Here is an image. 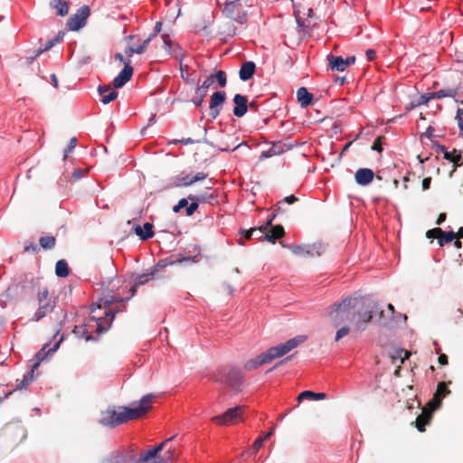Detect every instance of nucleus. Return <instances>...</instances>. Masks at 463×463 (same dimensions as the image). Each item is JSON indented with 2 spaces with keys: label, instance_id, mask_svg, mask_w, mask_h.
Listing matches in <instances>:
<instances>
[{
  "label": "nucleus",
  "instance_id": "nucleus-1",
  "mask_svg": "<svg viewBox=\"0 0 463 463\" xmlns=\"http://www.w3.org/2000/svg\"><path fill=\"white\" fill-rule=\"evenodd\" d=\"M153 398V395H145L137 403L134 402L131 407H119L118 411L108 410L102 413L99 423L106 427L115 428L128 420L139 419L149 411V404Z\"/></svg>",
  "mask_w": 463,
  "mask_h": 463
},
{
  "label": "nucleus",
  "instance_id": "nucleus-2",
  "mask_svg": "<svg viewBox=\"0 0 463 463\" xmlns=\"http://www.w3.org/2000/svg\"><path fill=\"white\" fill-rule=\"evenodd\" d=\"M305 337L298 335L297 337L291 338L285 343L279 344L276 346H272L269 348L266 352L257 355L255 358L248 360L243 367L247 371H254L258 369L260 366L269 364L274 359L279 358L292 349L296 348L299 344L304 342Z\"/></svg>",
  "mask_w": 463,
  "mask_h": 463
},
{
  "label": "nucleus",
  "instance_id": "nucleus-3",
  "mask_svg": "<svg viewBox=\"0 0 463 463\" xmlns=\"http://www.w3.org/2000/svg\"><path fill=\"white\" fill-rule=\"evenodd\" d=\"M128 300L129 298L117 296L102 298L91 305L90 317L101 324H105L109 317H111L113 321L116 313L126 310V303Z\"/></svg>",
  "mask_w": 463,
  "mask_h": 463
},
{
  "label": "nucleus",
  "instance_id": "nucleus-4",
  "mask_svg": "<svg viewBox=\"0 0 463 463\" xmlns=\"http://www.w3.org/2000/svg\"><path fill=\"white\" fill-rule=\"evenodd\" d=\"M361 299L358 298H346L339 303L328 307L326 314L330 317L333 326L337 327L346 321L355 319V309Z\"/></svg>",
  "mask_w": 463,
  "mask_h": 463
},
{
  "label": "nucleus",
  "instance_id": "nucleus-5",
  "mask_svg": "<svg viewBox=\"0 0 463 463\" xmlns=\"http://www.w3.org/2000/svg\"><path fill=\"white\" fill-rule=\"evenodd\" d=\"M170 439H165L159 445L153 447L146 451L140 454V457L137 460H133V457L125 451H116L110 455V457L107 459L106 463H146L152 458H159L157 455L158 452L165 448Z\"/></svg>",
  "mask_w": 463,
  "mask_h": 463
},
{
  "label": "nucleus",
  "instance_id": "nucleus-6",
  "mask_svg": "<svg viewBox=\"0 0 463 463\" xmlns=\"http://www.w3.org/2000/svg\"><path fill=\"white\" fill-rule=\"evenodd\" d=\"M112 324V318H107L105 324H101L90 317H89L82 326H76L74 333L80 337H84L86 341H96L99 336L107 332Z\"/></svg>",
  "mask_w": 463,
  "mask_h": 463
},
{
  "label": "nucleus",
  "instance_id": "nucleus-7",
  "mask_svg": "<svg viewBox=\"0 0 463 463\" xmlns=\"http://www.w3.org/2000/svg\"><path fill=\"white\" fill-rule=\"evenodd\" d=\"M37 299L39 307L33 314L32 321L38 322L51 313L56 306L54 298H49V291L46 288L39 291Z\"/></svg>",
  "mask_w": 463,
  "mask_h": 463
},
{
  "label": "nucleus",
  "instance_id": "nucleus-8",
  "mask_svg": "<svg viewBox=\"0 0 463 463\" xmlns=\"http://www.w3.org/2000/svg\"><path fill=\"white\" fill-rule=\"evenodd\" d=\"M62 341H63V335H61V338L52 347H50L48 349V351H45L46 348L49 346V344H46L37 353V354L35 355L37 362L33 365V368L24 375L22 382L17 384L18 388H20V389L24 388L33 382L34 369L39 365L40 362L43 361L46 355L56 352Z\"/></svg>",
  "mask_w": 463,
  "mask_h": 463
},
{
  "label": "nucleus",
  "instance_id": "nucleus-9",
  "mask_svg": "<svg viewBox=\"0 0 463 463\" xmlns=\"http://www.w3.org/2000/svg\"><path fill=\"white\" fill-rule=\"evenodd\" d=\"M243 375L240 369L231 368L227 372L222 371L214 376V381L225 383L234 390H239L242 383Z\"/></svg>",
  "mask_w": 463,
  "mask_h": 463
},
{
  "label": "nucleus",
  "instance_id": "nucleus-10",
  "mask_svg": "<svg viewBox=\"0 0 463 463\" xmlns=\"http://www.w3.org/2000/svg\"><path fill=\"white\" fill-rule=\"evenodd\" d=\"M222 14L225 17L239 24H244L247 21V12L243 10L240 0L226 2L222 9Z\"/></svg>",
  "mask_w": 463,
  "mask_h": 463
},
{
  "label": "nucleus",
  "instance_id": "nucleus-11",
  "mask_svg": "<svg viewBox=\"0 0 463 463\" xmlns=\"http://www.w3.org/2000/svg\"><path fill=\"white\" fill-rule=\"evenodd\" d=\"M208 176L207 174L203 172H198L194 175H192L185 171H182L177 175L171 178V184L168 185L169 187H183V186H190L196 182H200L204 180Z\"/></svg>",
  "mask_w": 463,
  "mask_h": 463
},
{
  "label": "nucleus",
  "instance_id": "nucleus-12",
  "mask_svg": "<svg viewBox=\"0 0 463 463\" xmlns=\"http://www.w3.org/2000/svg\"><path fill=\"white\" fill-rule=\"evenodd\" d=\"M90 14V8L89 5H82L76 14L71 15L67 21V27L71 31H78L82 28Z\"/></svg>",
  "mask_w": 463,
  "mask_h": 463
},
{
  "label": "nucleus",
  "instance_id": "nucleus-13",
  "mask_svg": "<svg viewBox=\"0 0 463 463\" xmlns=\"http://www.w3.org/2000/svg\"><path fill=\"white\" fill-rule=\"evenodd\" d=\"M281 245L285 248L289 249L295 255L301 257L307 256H320L323 251V247L321 244L316 245H285L283 242H280Z\"/></svg>",
  "mask_w": 463,
  "mask_h": 463
},
{
  "label": "nucleus",
  "instance_id": "nucleus-14",
  "mask_svg": "<svg viewBox=\"0 0 463 463\" xmlns=\"http://www.w3.org/2000/svg\"><path fill=\"white\" fill-rule=\"evenodd\" d=\"M24 291V287L20 284H12L0 297V305L2 307H6L8 302L16 301L22 298Z\"/></svg>",
  "mask_w": 463,
  "mask_h": 463
},
{
  "label": "nucleus",
  "instance_id": "nucleus-15",
  "mask_svg": "<svg viewBox=\"0 0 463 463\" xmlns=\"http://www.w3.org/2000/svg\"><path fill=\"white\" fill-rule=\"evenodd\" d=\"M174 438L168 439L169 443L158 452L159 458H152L153 463H172L177 458L176 449L172 445Z\"/></svg>",
  "mask_w": 463,
  "mask_h": 463
},
{
  "label": "nucleus",
  "instance_id": "nucleus-16",
  "mask_svg": "<svg viewBox=\"0 0 463 463\" xmlns=\"http://www.w3.org/2000/svg\"><path fill=\"white\" fill-rule=\"evenodd\" d=\"M295 146L293 143H286L284 141H277L272 144V146L265 151L261 152L260 158H269L274 156L281 155Z\"/></svg>",
  "mask_w": 463,
  "mask_h": 463
},
{
  "label": "nucleus",
  "instance_id": "nucleus-17",
  "mask_svg": "<svg viewBox=\"0 0 463 463\" xmlns=\"http://www.w3.org/2000/svg\"><path fill=\"white\" fill-rule=\"evenodd\" d=\"M242 411L243 407L236 406L229 409L222 415L213 417L212 420L218 424H231L240 418Z\"/></svg>",
  "mask_w": 463,
  "mask_h": 463
},
{
  "label": "nucleus",
  "instance_id": "nucleus-18",
  "mask_svg": "<svg viewBox=\"0 0 463 463\" xmlns=\"http://www.w3.org/2000/svg\"><path fill=\"white\" fill-rule=\"evenodd\" d=\"M225 99V91H216L212 95L210 101V115L213 119H215L220 115Z\"/></svg>",
  "mask_w": 463,
  "mask_h": 463
},
{
  "label": "nucleus",
  "instance_id": "nucleus-19",
  "mask_svg": "<svg viewBox=\"0 0 463 463\" xmlns=\"http://www.w3.org/2000/svg\"><path fill=\"white\" fill-rule=\"evenodd\" d=\"M132 75L133 67L130 65V61L128 60V62H125V66L118 75L113 80L114 88H122L131 79Z\"/></svg>",
  "mask_w": 463,
  "mask_h": 463
},
{
  "label": "nucleus",
  "instance_id": "nucleus-20",
  "mask_svg": "<svg viewBox=\"0 0 463 463\" xmlns=\"http://www.w3.org/2000/svg\"><path fill=\"white\" fill-rule=\"evenodd\" d=\"M233 114L237 118L243 117L248 110V98L241 94H235L233 97Z\"/></svg>",
  "mask_w": 463,
  "mask_h": 463
},
{
  "label": "nucleus",
  "instance_id": "nucleus-21",
  "mask_svg": "<svg viewBox=\"0 0 463 463\" xmlns=\"http://www.w3.org/2000/svg\"><path fill=\"white\" fill-rule=\"evenodd\" d=\"M373 317V310L355 311V319L353 320L358 330H364Z\"/></svg>",
  "mask_w": 463,
  "mask_h": 463
},
{
  "label": "nucleus",
  "instance_id": "nucleus-22",
  "mask_svg": "<svg viewBox=\"0 0 463 463\" xmlns=\"http://www.w3.org/2000/svg\"><path fill=\"white\" fill-rule=\"evenodd\" d=\"M374 173L369 168H360L356 171L355 182L360 185H367L373 180Z\"/></svg>",
  "mask_w": 463,
  "mask_h": 463
},
{
  "label": "nucleus",
  "instance_id": "nucleus-23",
  "mask_svg": "<svg viewBox=\"0 0 463 463\" xmlns=\"http://www.w3.org/2000/svg\"><path fill=\"white\" fill-rule=\"evenodd\" d=\"M266 231L267 230L262 226L242 231L241 234L243 237L239 240V243L243 244V241H242L243 239H245V240L254 239V240H258V241L262 240Z\"/></svg>",
  "mask_w": 463,
  "mask_h": 463
},
{
  "label": "nucleus",
  "instance_id": "nucleus-24",
  "mask_svg": "<svg viewBox=\"0 0 463 463\" xmlns=\"http://www.w3.org/2000/svg\"><path fill=\"white\" fill-rule=\"evenodd\" d=\"M256 71V64L251 61H245L241 64L240 71H239V77L242 81H247L250 79L252 78Z\"/></svg>",
  "mask_w": 463,
  "mask_h": 463
},
{
  "label": "nucleus",
  "instance_id": "nucleus-25",
  "mask_svg": "<svg viewBox=\"0 0 463 463\" xmlns=\"http://www.w3.org/2000/svg\"><path fill=\"white\" fill-rule=\"evenodd\" d=\"M98 92L101 96V102L104 104H109L118 97V92L116 90H112L108 85H99Z\"/></svg>",
  "mask_w": 463,
  "mask_h": 463
},
{
  "label": "nucleus",
  "instance_id": "nucleus-26",
  "mask_svg": "<svg viewBox=\"0 0 463 463\" xmlns=\"http://www.w3.org/2000/svg\"><path fill=\"white\" fill-rule=\"evenodd\" d=\"M217 197H218L217 194L208 193V192L203 193L201 194L188 195V199H190V201H197L202 203H209V204H213L214 203H216Z\"/></svg>",
  "mask_w": 463,
  "mask_h": 463
},
{
  "label": "nucleus",
  "instance_id": "nucleus-27",
  "mask_svg": "<svg viewBox=\"0 0 463 463\" xmlns=\"http://www.w3.org/2000/svg\"><path fill=\"white\" fill-rule=\"evenodd\" d=\"M326 58L332 71H344L347 68L345 59L342 56H335L330 53Z\"/></svg>",
  "mask_w": 463,
  "mask_h": 463
},
{
  "label": "nucleus",
  "instance_id": "nucleus-28",
  "mask_svg": "<svg viewBox=\"0 0 463 463\" xmlns=\"http://www.w3.org/2000/svg\"><path fill=\"white\" fill-rule=\"evenodd\" d=\"M429 233H439L438 240L440 246H443L445 243L451 242L456 238V233L454 232H444L440 228L430 230Z\"/></svg>",
  "mask_w": 463,
  "mask_h": 463
},
{
  "label": "nucleus",
  "instance_id": "nucleus-29",
  "mask_svg": "<svg viewBox=\"0 0 463 463\" xmlns=\"http://www.w3.org/2000/svg\"><path fill=\"white\" fill-rule=\"evenodd\" d=\"M135 233L142 241H147L154 236L153 224L150 222H146L143 227L137 225L135 227Z\"/></svg>",
  "mask_w": 463,
  "mask_h": 463
},
{
  "label": "nucleus",
  "instance_id": "nucleus-30",
  "mask_svg": "<svg viewBox=\"0 0 463 463\" xmlns=\"http://www.w3.org/2000/svg\"><path fill=\"white\" fill-rule=\"evenodd\" d=\"M50 7L54 9L60 16H65L69 13V4L65 0H51Z\"/></svg>",
  "mask_w": 463,
  "mask_h": 463
},
{
  "label": "nucleus",
  "instance_id": "nucleus-31",
  "mask_svg": "<svg viewBox=\"0 0 463 463\" xmlns=\"http://www.w3.org/2000/svg\"><path fill=\"white\" fill-rule=\"evenodd\" d=\"M297 98L302 108H307L313 100V95L305 87L298 90Z\"/></svg>",
  "mask_w": 463,
  "mask_h": 463
},
{
  "label": "nucleus",
  "instance_id": "nucleus-32",
  "mask_svg": "<svg viewBox=\"0 0 463 463\" xmlns=\"http://www.w3.org/2000/svg\"><path fill=\"white\" fill-rule=\"evenodd\" d=\"M441 150L444 152V157L450 162H453L456 166H460L462 165V156L461 153L456 149L449 152L445 150L444 146H441Z\"/></svg>",
  "mask_w": 463,
  "mask_h": 463
},
{
  "label": "nucleus",
  "instance_id": "nucleus-33",
  "mask_svg": "<svg viewBox=\"0 0 463 463\" xmlns=\"http://www.w3.org/2000/svg\"><path fill=\"white\" fill-rule=\"evenodd\" d=\"M326 394L325 392H314L311 391H304L298 396V402H301L306 399H314V400H324L326 399Z\"/></svg>",
  "mask_w": 463,
  "mask_h": 463
},
{
  "label": "nucleus",
  "instance_id": "nucleus-34",
  "mask_svg": "<svg viewBox=\"0 0 463 463\" xmlns=\"http://www.w3.org/2000/svg\"><path fill=\"white\" fill-rule=\"evenodd\" d=\"M55 273L60 278H65L69 275V266L65 260H60L56 262Z\"/></svg>",
  "mask_w": 463,
  "mask_h": 463
},
{
  "label": "nucleus",
  "instance_id": "nucleus-35",
  "mask_svg": "<svg viewBox=\"0 0 463 463\" xmlns=\"http://www.w3.org/2000/svg\"><path fill=\"white\" fill-rule=\"evenodd\" d=\"M154 273H155V271L151 270L149 272L143 273V274H135L132 276L133 283H135L136 286H138V287L141 285H144L154 276Z\"/></svg>",
  "mask_w": 463,
  "mask_h": 463
},
{
  "label": "nucleus",
  "instance_id": "nucleus-36",
  "mask_svg": "<svg viewBox=\"0 0 463 463\" xmlns=\"http://www.w3.org/2000/svg\"><path fill=\"white\" fill-rule=\"evenodd\" d=\"M298 199L294 195L291 194L289 196L285 197L284 199L278 202V203L274 207V211L277 213H284L286 210L283 208L285 203L292 204L296 203Z\"/></svg>",
  "mask_w": 463,
  "mask_h": 463
},
{
  "label": "nucleus",
  "instance_id": "nucleus-37",
  "mask_svg": "<svg viewBox=\"0 0 463 463\" xmlns=\"http://www.w3.org/2000/svg\"><path fill=\"white\" fill-rule=\"evenodd\" d=\"M62 39V35L58 34L52 38L51 40L47 41L46 43L43 46H41L39 50L36 52V56H39L43 52L52 49L57 43H59Z\"/></svg>",
  "mask_w": 463,
  "mask_h": 463
},
{
  "label": "nucleus",
  "instance_id": "nucleus-38",
  "mask_svg": "<svg viewBox=\"0 0 463 463\" xmlns=\"http://www.w3.org/2000/svg\"><path fill=\"white\" fill-rule=\"evenodd\" d=\"M278 234L275 235V234H272L270 232H268V230L265 232L264 233V236H263V241H269V242H271V243H275L276 241L281 237L284 236V228L283 227H279L278 229Z\"/></svg>",
  "mask_w": 463,
  "mask_h": 463
},
{
  "label": "nucleus",
  "instance_id": "nucleus-39",
  "mask_svg": "<svg viewBox=\"0 0 463 463\" xmlns=\"http://www.w3.org/2000/svg\"><path fill=\"white\" fill-rule=\"evenodd\" d=\"M430 99H433L432 95L430 93L422 94L419 97L417 100H413L410 103V109H414L416 107L427 104Z\"/></svg>",
  "mask_w": 463,
  "mask_h": 463
},
{
  "label": "nucleus",
  "instance_id": "nucleus-40",
  "mask_svg": "<svg viewBox=\"0 0 463 463\" xmlns=\"http://www.w3.org/2000/svg\"><path fill=\"white\" fill-rule=\"evenodd\" d=\"M430 416L426 413H421L416 420V428L419 431L423 432L425 426L429 423Z\"/></svg>",
  "mask_w": 463,
  "mask_h": 463
},
{
  "label": "nucleus",
  "instance_id": "nucleus-41",
  "mask_svg": "<svg viewBox=\"0 0 463 463\" xmlns=\"http://www.w3.org/2000/svg\"><path fill=\"white\" fill-rule=\"evenodd\" d=\"M55 238L53 236H43L39 240L42 248L51 250L55 246Z\"/></svg>",
  "mask_w": 463,
  "mask_h": 463
},
{
  "label": "nucleus",
  "instance_id": "nucleus-42",
  "mask_svg": "<svg viewBox=\"0 0 463 463\" xmlns=\"http://www.w3.org/2000/svg\"><path fill=\"white\" fill-rule=\"evenodd\" d=\"M430 95H432L433 99H442L445 97H454L456 95V91L452 89H445L430 92Z\"/></svg>",
  "mask_w": 463,
  "mask_h": 463
},
{
  "label": "nucleus",
  "instance_id": "nucleus-43",
  "mask_svg": "<svg viewBox=\"0 0 463 463\" xmlns=\"http://www.w3.org/2000/svg\"><path fill=\"white\" fill-rule=\"evenodd\" d=\"M210 77H213V81L216 80L221 88L226 86L227 77L225 71H218L215 72V74H212Z\"/></svg>",
  "mask_w": 463,
  "mask_h": 463
},
{
  "label": "nucleus",
  "instance_id": "nucleus-44",
  "mask_svg": "<svg viewBox=\"0 0 463 463\" xmlns=\"http://www.w3.org/2000/svg\"><path fill=\"white\" fill-rule=\"evenodd\" d=\"M213 84V77H208L201 86H199L195 93H201V96H206L207 90Z\"/></svg>",
  "mask_w": 463,
  "mask_h": 463
},
{
  "label": "nucleus",
  "instance_id": "nucleus-45",
  "mask_svg": "<svg viewBox=\"0 0 463 463\" xmlns=\"http://www.w3.org/2000/svg\"><path fill=\"white\" fill-rule=\"evenodd\" d=\"M449 392V390L448 389L445 383H439L438 384V389L435 393V398L439 399L440 402L448 393Z\"/></svg>",
  "mask_w": 463,
  "mask_h": 463
},
{
  "label": "nucleus",
  "instance_id": "nucleus-46",
  "mask_svg": "<svg viewBox=\"0 0 463 463\" xmlns=\"http://www.w3.org/2000/svg\"><path fill=\"white\" fill-rule=\"evenodd\" d=\"M151 42V37H147L146 40L143 41V43L141 44H139L138 46L135 47V52L137 54H142L146 52V48H147V45L149 44V43Z\"/></svg>",
  "mask_w": 463,
  "mask_h": 463
},
{
  "label": "nucleus",
  "instance_id": "nucleus-47",
  "mask_svg": "<svg viewBox=\"0 0 463 463\" xmlns=\"http://www.w3.org/2000/svg\"><path fill=\"white\" fill-rule=\"evenodd\" d=\"M78 139L76 137L71 138L67 147L64 149V158H66L77 146Z\"/></svg>",
  "mask_w": 463,
  "mask_h": 463
},
{
  "label": "nucleus",
  "instance_id": "nucleus-48",
  "mask_svg": "<svg viewBox=\"0 0 463 463\" xmlns=\"http://www.w3.org/2000/svg\"><path fill=\"white\" fill-rule=\"evenodd\" d=\"M200 202L197 201H192L190 204L187 205L185 209V213L187 216H191L194 213L195 211H197L199 207Z\"/></svg>",
  "mask_w": 463,
  "mask_h": 463
},
{
  "label": "nucleus",
  "instance_id": "nucleus-49",
  "mask_svg": "<svg viewBox=\"0 0 463 463\" xmlns=\"http://www.w3.org/2000/svg\"><path fill=\"white\" fill-rule=\"evenodd\" d=\"M350 331V328L348 326H342L340 329L337 330L335 334V341H339L344 336H345Z\"/></svg>",
  "mask_w": 463,
  "mask_h": 463
},
{
  "label": "nucleus",
  "instance_id": "nucleus-50",
  "mask_svg": "<svg viewBox=\"0 0 463 463\" xmlns=\"http://www.w3.org/2000/svg\"><path fill=\"white\" fill-rule=\"evenodd\" d=\"M263 442H264V439H262V437H259L258 439H256V440L254 441V443L250 449L251 453L252 454L257 453L258 450L262 447Z\"/></svg>",
  "mask_w": 463,
  "mask_h": 463
},
{
  "label": "nucleus",
  "instance_id": "nucleus-51",
  "mask_svg": "<svg viewBox=\"0 0 463 463\" xmlns=\"http://www.w3.org/2000/svg\"><path fill=\"white\" fill-rule=\"evenodd\" d=\"M162 39H163V42H164V44H165V49L169 52H172V46H173V42L170 38V36L168 34H165L164 33L162 35Z\"/></svg>",
  "mask_w": 463,
  "mask_h": 463
},
{
  "label": "nucleus",
  "instance_id": "nucleus-52",
  "mask_svg": "<svg viewBox=\"0 0 463 463\" xmlns=\"http://www.w3.org/2000/svg\"><path fill=\"white\" fill-rule=\"evenodd\" d=\"M279 213H277L273 210V213L270 214L268 219H267V222L264 225H261L262 227H264L266 230L269 229V227H271L272 226V222L273 220L275 219L276 215L279 214Z\"/></svg>",
  "mask_w": 463,
  "mask_h": 463
},
{
  "label": "nucleus",
  "instance_id": "nucleus-53",
  "mask_svg": "<svg viewBox=\"0 0 463 463\" xmlns=\"http://www.w3.org/2000/svg\"><path fill=\"white\" fill-rule=\"evenodd\" d=\"M387 312H388V315H387L386 320L392 319L394 315V307L392 304H389L387 306ZM386 322L387 321L384 320V321H383V324L386 325Z\"/></svg>",
  "mask_w": 463,
  "mask_h": 463
},
{
  "label": "nucleus",
  "instance_id": "nucleus-54",
  "mask_svg": "<svg viewBox=\"0 0 463 463\" xmlns=\"http://www.w3.org/2000/svg\"><path fill=\"white\" fill-rule=\"evenodd\" d=\"M161 28H162V23L156 22L155 24V27H154V32L148 37H151V40H152L155 36H156L161 32Z\"/></svg>",
  "mask_w": 463,
  "mask_h": 463
},
{
  "label": "nucleus",
  "instance_id": "nucleus-55",
  "mask_svg": "<svg viewBox=\"0 0 463 463\" xmlns=\"http://www.w3.org/2000/svg\"><path fill=\"white\" fill-rule=\"evenodd\" d=\"M205 96H201V93H195V97L193 99V102L196 107H200L203 101Z\"/></svg>",
  "mask_w": 463,
  "mask_h": 463
},
{
  "label": "nucleus",
  "instance_id": "nucleus-56",
  "mask_svg": "<svg viewBox=\"0 0 463 463\" xmlns=\"http://www.w3.org/2000/svg\"><path fill=\"white\" fill-rule=\"evenodd\" d=\"M199 260V257L198 256H193V257H184V258H182V259H179L177 260H175L174 263L175 262H184V261H193V262H197Z\"/></svg>",
  "mask_w": 463,
  "mask_h": 463
},
{
  "label": "nucleus",
  "instance_id": "nucleus-57",
  "mask_svg": "<svg viewBox=\"0 0 463 463\" xmlns=\"http://www.w3.org/2000/svg\"><path fill=\"white\" fill-rule=\"evenodd\" d=\"M368 61H373L376 58V52L373 49H368L365 52Z\"/></svg>",
  "mask_w": 463,
  "mask_h": 463
},
{
  "label": "nucleus",
  "instance_id": "nucleus-58",
  "mask_svg": "<svg viewBox=\"0 0 463 463\" xmlns=\"http://www.w3.org/2000/svg\"><path fill=\"white\" fill-rule=\"evenodd\" d=\"M397 354H398V357L401 358L402 362H403L404 359H408L409 355H410V354L406 350H403V349H400L399 351H397Z\"/></svg>",
  "mask_w": 463,
  "mask_h": 463
},
{
  "label": "nucleus",
  "instance_id": "nucleus-59",
  "mask_svg": "<svg viewBox=\"0 0 463 463\" xmlns=\"http://www.w3.org/2000/svg\"><path fill=\"white\" fill-rule=\"evenodd\" d=\"M37 250V245L33 244V243H28L26 242L24 244V251H33V252H35Z\"/></svg>",
  "mask_w": 463,
  "mask_h": 463
},
{
  "label": "nucleus",
  "instance_id": "nucleus-60",
  "mask_svg": "<svg viewBox=\"0 0 463 463\" xmlns=\"http://www.w3.org/2000/svg\"><path fill=\"white\" fill-rule=\"evenodd\" d=\"M84 171L81 169H77L72 174V179L78 180L83 176Z\"/></svg>",
  "mask_w": 463,
  "mask_h": 463
},
{
  "label": "nucleus",
  "instance_id": "nucleus-61",
  "mask_svg": "<svg viewBox=\"0 0 463 463\" xmlns=\"http://www.w3.org/2000/svg\"><path fill=\"white\" fill-rule=\"evenodd\" d=\"M430 183H431V178L430 177H426L423 179L422 181V189L425 191V190H428L430 186Z\"/></svg>",
  "mask_w": 463,
  "mask_h": 463
},
{
  "label": "nucleus",
  "instance_id": "nucleus-62",
  "mask_svg": "<svg viewBox=\"0 0 463 463\" xmlns=\"http://www.w3.org/2000/svg\"><path fill=\"white\" fill-rule=\"evenodd\" d=\"M135 47H132V46H128L126 47L125 49V54L128 57H131L133 56V54H135Z\"/></svg>",
  "mask_w": 463,
  "mask_h": 463
},
{
  "label": "nucleus",
  "instance_id": "nucleus-63",
  "mask_svg": "<svg viewBox=\"0 0 463 463\" xmlns=\"http://www.w3.org/2000/svg\"><path fill=\"white\" fill-rule=\"evenodd\" d=\"M439 363L441 364V365H446L448 364V356L444 354H440L439 356Z\"/></svg>",
  "mask_w": 463,
  "mask_h": 463
},
{
  "label": "nucleus",
  "instance_id": "nucleus-64",
  "mask_svg": "<svg viewBox=\"0 0 463 463\" xmlns=\"http://www.w3.org/2000/svg\"><path fill=\"white\" fill-rule=\"evenodd\" d=\"M37 57L38 56H36V54H35L34 56L25 58L24 64H25L27 66L31 65Z\"/></svg>",
  "mask_w": 463,
  "mask_h": 463
}]
</instances>
